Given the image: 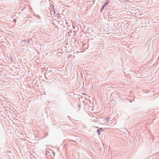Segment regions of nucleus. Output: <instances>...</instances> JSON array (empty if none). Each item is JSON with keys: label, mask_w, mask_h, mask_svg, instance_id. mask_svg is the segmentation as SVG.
<instances>
[{"label": "nucleus", "mask_w": 159, "mask_h": 159, "mask_svg": "<svg viewBox=\"0 0 159 159\" xmlns=\"http://www.w3.org/2000/svg\"><path fill=\"white\" fill-rule=\"evenodd\" d=\"M53 73L47 72L45 74V77L47 79L52 80L53 79L52 76H53Z\"/></svg>", "instance_id": "1"}, {"label": "nucleus", "mask_w": 159, "mask_h": 159, "mask_svg": "<svg viewBox=\"0 0 159 159\" xmlns=\"http://www.w3.org/2000/svg\"><path fill=\"white\" fill-rule=\"evenodd\" d=\"M103 128H100L99 129H97V134L98 135H100V133L101 132L103 131Z\"/></svg>", "instance_id": "2"}, {"label": "nucleus", "mask_w": 159, "mask_h": 159, "mask_svg": "<svg viewBox=\"0 0 159 159\" xmlns=\"http://www.w3.org/2000/svg\"><path fill=\"white\" fill-rule=\"evenodd\" d=\"M104 7H105L104 6H103V5L102 6V7H101L100 10L101 12H102V11L103 10Z\"/></svg>", "instance_id": "3"}, {"label": "nucleus", "mask_w": 159, "mask_h": 159, "mask_svg": "<svg viewBox=\"0 0 159 159\" xmlns=\"http://www.w3.org/2000/svg\"><path fill=\"white\" fill-rule=\"evenodd\" d=\"M109 3L107 2H106L104 4H103V5L105 7L106 6H107L108 5Z\"/></svg>", "instance_id": "4"}, {"label": "nucleus", "mask_w": 159, "mask_h": 159, "mask_svg": "<svg viewBox=\"0 0 159 159\" xmlns=\"http://www.w3.org/2000/svg\"><path fill=\"white\" fill-rule=\"evenodd\" d=\"M110 118L109 117L106 118L105 119V120H107V121H108L110 120Z\"/></svg>", "instance_id": "5"}, {"label": "nucleus", "mask_w": 159, "mask_h": 159, "mask_svg": "<svg viewBox=\"0 0 159 159\" xmlns=\"http://www.w3.org/2000/svg\"><path fill=\"white\" fill-rule=\"evenodd\" d=\"M51 12V14H52V13H53V14H55V10L54 9L52 10Z\"/></svg>", "instance_id": "6"}, {"label": "nucleus", "mask_w": 159, "mask_h": 159, "mask_svg": "<svg viewBox=\"0 0 159 159\" xmlns=\"http://www.w3.org/2000/svg\"><path fill=\"white\" fill-rule=\"evenodd\" d=\"M13 21H14V22H16V19H14L13 20Z\"/></svg>", "instance_id": "7"}, {"label": "nucleus", "mask_w": 159, "mask_h": 159, "mask_svg": "<svg viewBox=\"0 0 159 159\" xmlns=\"http://www.w3.org/2000/svg\"><path fill=\"white\" fill-rule=\"evenodd\" d=\"M72 27L74 28V29L75 28V27L73 25H72Z\"/></svg>", "instance_id": "8"}, {"label": "nucleus", "mask_w": 159, "mask_h": 159, "mask_svg": "<svg viewBox=\"0 0 159 159\" xmlns=\"http://www.w3.org/2000/svg\"><path fill=\"white\" fill-rule=\"evenodd\" d=\"M75 31H74V34H75Z\"/></svg>", "instance_id": "9"}, {"label": "nucleus", "mask_w": 159, "mask_h": 159, "mask_svg": "<svg viewBox=\"0 0 159 159\" xmlns=\"http://www.w3.org/2000/svg\"><path fill=\"white\" fill-rule=\"evenodd\" d=\"M10 59H11V61H12V59H11V58Z\"/></svg>", "instance_id": "10"}, {"label": "nucleus", "mask_w": 159, "mask_h": 159, "mask_svg": "<svg viewBox=\"0 0 159 159\" xmlns=\"http://www.w3.org/2000/svg\"><path fill=\"white\" fill-rule=\"evenodd\" d=\"M39 19H40V17H39Z\"/></svg>", "instance_id": "11"}, {"label": "nucleus", "mask_w": 159, "mask_h": 159, "mask_svg": "<svg viewBox=\"0 0 159 159\" xmlns=\"http://www.w3.org/2000/svg\"><path fill=\"white\" fill-rule=\"evenodd\" d=\"M46 136L47 135V134H46Z\"/></svg>", "instance_id": "12"}]
</instances>
